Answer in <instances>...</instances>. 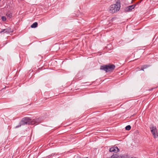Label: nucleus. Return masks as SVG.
<instances>
[{
  "instance_id": "obj_12",
  "label": "nucleus",
  "mask_w": 158,
  "mask_h": 158,
  "mask_svg": "<svg viewBox=\"0 0 158 158\" xmlns=\"http://www.w3.org/2000/svg\"><path fill=\"white\" fill-rule=\"evenodd\" d=\"M2 19L3 21H5L6 20V18L5 16H3L2 17Z\"/></svg>"
},
{
  "instance_id": "obj_2",
  "label": "nucleus",
  "mask_w": 158,
  "mask_h": 158,
  "mask_svg": "<svg viewBox=\"0 0 158 158\" xmlns=\"http://www.w3.org/2000/svg\"><path fill=\"white\" fill-rule=\"evenodd\" d=\"M121 7L120 0H118L116 3L110 6V13L113 14L118 11Z\"/></svg>"
},
{
  "instance_id": "obj_14",
  "label": "nucleus",
  "mask_w": 158,
  "mask_h": 158,
  "mask_svg": "<svg viewBox=\"0 0 158 158\" xmlns=\"http://www.w3.org/2000/svg\"><path fill=\"white\" fill-rule=\"evenodd\" d=\"M144 69H143V68L142 66L141 67V69L140 70H143V71H144Z\"/></svg>"
},
{
  "instance_id": "obj_16",
  "label": "nucleus",
  "mask_w": 158,
  "mask_h": 158,
  "mask_svg": "<svg viewBox=\"0 0 158 158\" xmlns=\"http://www.w3.org/2000/svg\"><path fill=\"white\" fill-rule=\"evenodd\" d=\"M1 0H0V1H1Z\"/></svg>"
},
{
  "instance_id": "obj_7",
  "label": "nucleus",
  "mask_w": 158,
  "mask_h": 158,
  "mask_svg": "<svg viewBox=\"0 0 158 158\" xmlns=\"http://www.w3.org/2000/svg\"><path fill=\"white\" fill-rule=\"evenodd\" d=\"M135 6V5H132L129 6L125 9V12H129L134 9Z\"/></svg>"
},
{
  "instance_id": "obj_5",
  "label": "nucleus",
  "mask_w": 158,
  "mask_h": 158,
  "mask_svg": "<svg viewBox=\"0 0 158 158\" xmlns=\"http://www.w3.org/2000/svg\"><path fill=\"white\" fill-rule=\"evenodd\" d=\"M109 151L110 152H113L116 153L119 152V150L117 146L115 147L114 146V147H112L110 148L109 149Z\"/></svg>"
},
{
  "instance_id": "obj_9",
  "label": "nucleus",
  "mask_w": 158,
  "mask_h": 158,
  "mask_svg": "<svg viewBox=\"0 0 158 158\" xmlns=\"http://www.w3.org/2000/svg\"><path fill=\"white\" fill-rule=\"evenodd\" d=\"M119 156L116 154H114L110 157L111 158H118Z\"/></svg>"
},
{
  "instance_id": "obj_8",
  "label": "nucleus",
  "mask_w": 158,
  "mask_h": 158,
  "mask_svg": "<svg viewBox=\"0 0 158 158\" xmlns=\"http://www.w3.org/2000/svg\"><path fill=\"white\" fill-rule=\"evenodd\" d=\"M38 25V23L37 22H35L33 23L31 26V28H35L37 27Z\"/></svg>"
},
{
  "instance_id": "obj_15",
  "label": "nucleus",
  "mask_w": 158,
  "mask_h": 158,
  "mask_svg": "<svg viewBox=\"0 0 158 158\" xmlns=\"http://www.w3.org/2000/svg\"><path fill=\"white\" fill-rule=\"evenodd\" d=\"M107 158H111L110 157H107Z\"/></svg>"
},
{
  "instance_id": "obj_1",
  "label": "nucleus",
  "mask_w": 158,
  "mask_h": 158,
  "mask_svg": "<svg viewBox=\"0 0 158 158\" xmlns=\"http://www.w3.org/2000/svg\"><path fill=\"white\" fill-rule=\"evenodd\" d=\"M31 122V119L30 117H25L22 119L19 125L17 126L15 128H17L20 127L21 126L32 124V123Z\"/></svg>"
},
{
  "instance_id": "obj_11",
  "label": "nucleus",
  "mask_w": 158,
  "mask_h": 158,
  "mask_svg": "<svg viewBox=\"0 0 158 158\" xmlns=\"http://www.w3.org/2000/svg\"><path fill=\"white\" fill-rule=\"evenodd\" d=\"M150 66L148 65H144L142 66L143 68V69H146L149 67Z\"/></svg>"
},
{
  "instance_id": "obj_3",
  "label": "nucleus",
  "mask_w": 158,
  "mask_h": 158,
  "mask_svg": "<svg viewBox=\"0 0 158 158\" xmlns=\"http://www.w3.org/2000/svg\"><path fill=\"white\" fill-rule=\"evenodd\" d=\"M115 66L114 64L103 65L100 66V69L105 71L106 73L112 72L114 69Z\"/></svg>"
},
{
  "instance_id": "obj_10",
  "label": "nucleus",
  "mask_w": 158,
  "mask_h": 158,
  "mask_svg": "<svg viewBox=\"0 0 158 158\" xmlns=\"http://www.w3.org/2000/svg\"><path fill=\"white\" fill-rule=\"evenodd\" d=\"M131 126L130 125H129L126 126L125 128L126 130L129 131L131 129Z\"/></svg>"
},
{
  "instance_id": "obj_13",
  "label": "nucleus",
  "mask_w": 158,
  "mask_h": 158,
  "mask_svg": "<svg viewBox=\"0 0 158 158\" xmlns=\"http://www.w3.org/2000/svg\"><path fill=\"white\" fill-rule=\"evenodd\" d=\"M52 156V155H49L45 157V158H49Z\"/></svg>"
},
{
  "instance_id": "obj_4",
  "label": "nucleus",
  "mask_w": 158,
  "mask_h": 158,
  "mask_svg": "<svg viewBox=\"0 0 158 158\" xmlns=\"http://www.w3.org/2000/svg\"><path fill=\"white\" fill-rule=\"evenodd\" d=\"M150 129L153 135V137L154 138H156L158 137V133L157 132V130L156 127L153 126L152 127H150Z\"/></svg>"
},
{
  "instance_id": "obj_6",
  "label": "nucleus",
  "mask_w": 158,
  "mask_h": 158,
  "mask_svg": "<svg viewBox=\"0 0 158 158\" xmlns=\"http://www.w3.org/2000/svg\"><path fill=\"white\" fill-rule=\"evenodd\" d=\"M13 31L9 27H8L5 29H3L0 32V33L4 32V33H9L12 32Z\"/></svg>"
}]
</instances>
